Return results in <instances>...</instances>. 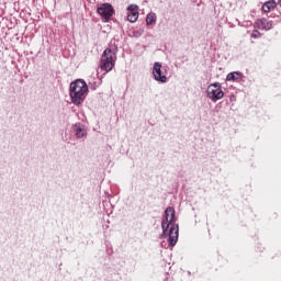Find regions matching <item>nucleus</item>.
<instances>
[{
    "mask_svg": "<svg viewBox=\"0 0 281 281\" xmlns=\"http://www.w3.org/2000/svg\"><path fill=\"white\" fill-rule=\"evenodd\" d=\"M257 25L259 30H271V27H273V23L267 19L258 20Z\"/></svg>",
    "mask_w": 281,
    "mask_h": 281,
    "instance_id": "nucleus-8",
    "label": "nucleus"
},
{
    "mask_svg": "<svg viewBox=\"0 0 281 281\" xmlns=\"http://www.w3.org/2000/svg\"><path fill=\"white\" fill-rule=\"evenodd\" d=\"M240 78H243V72L233 71L226 76V81L227 82H236V81L240 80Z\"/></svg>",
    "mask_w": 281,
    "mask_h": 281,
    "instance_id": "nucleus-9",
    "label": "nucleus"
},
{
    "mask_svg": "<svg viewBox=\"0 0 281 281\" xmlns=\"http://www.w3.org/2000/svg\"><path fill=\"white\" fill-rule=\"evenodd\" d=\"M276 5H278V2H276L274 0L267 1L262 5V11L263 12H271V10H276Z\"/></svg>",
    "mask_w": 281,
    "mask_h": 281,
    "instance_id": "nucleus-10",
    "label": "nucleus"
},
{
    "mask_svg": "<svg viewBox=\"0 0 281 281\" xmlns=\"http://www.w3.org/2000/svg\"><path fill=\"white\" fill-rule=\"evenodd\" d=\"M252 38H260V32L254 31L252 32Z\"/></svg>",
    "mask_w": 281,
    "mask_h": 281,
    "instance_id": "nucleus-14",
    "label": "nucleus"
},
{
    "mask_svg": "<svg viewBox=\"0 0 281 281\" xmlns=\"http://www.w3.org/2000/svg\"><path fill=\"white\" fill-rule=\"evenodd\" d=\"M137 9H138V7H137L136 4H130V5L127 7V10H128L130 12H137Z\"/></svg>",
    "mask_w": 281,
    "mask_h": 281,
    "instance_id": "nucleus-13",
    "label": "nucleus"
},
{
    "mask_svg": "<svg viewBox=\"0 0 281 281\" xmlns=\"http://www.w3.org/2000/svg\"><path fill=\"white\" fill-rule=\"evenodd\" d=\"M153 76L156 82H160L161 85H166V82H168V77L164 74V70H161V63L159 61L154 64Z\"/></svg>",
    "mask_w": 281,
    "mask_h": 281,
    "instance_id": "nucleus-6",
    "label": "nucleus"
},
{
    "mask_svg": "<svg viewBox=\"0 0 281 281\" xmlns=\"http://www.w3.org/2000/svg\"><path fill=\"white\" fill-rule=\"evenodd\" d=\"M279 5L281 7V0L278 1Z\"/></svg>",
    "mask_w": 281,
    "mask_h": 281,
    "instance_id": "nucleus-15",
    "label": "nucleus"
},
{
    "mask_svg": "<svg viewBox=\"0 0 281 281\" xmlns=\"http://www.w3.org/2000/svg\"><path fill=\"white\" fill-rule=\"evenodd\" d=\"M175 223V209L168 206L165 211V218L161 222V238H168L169 247H175L179 241V225Z\"/></svg>",
    "mask_w": 281,
    "mask_h": 281,
    "instance_id": "nucleus-1",
    "label": "nucleus"
},
{
    "mask_svg": "<svg viewBox=\"0 0 281 281\" xmlns=\"http://www.w3.org/2000/svg\"><path fill=\"white\" fill-rule=\"evenodd\" d=\"M97 12L98 14H100L103 23H109L113 14H115V9H113V5L111 3L105 2L98 7Z\"/></svg>",
    "mask_w": 281,
    "mask_h": 281,
    "instance_id": "nucleus-5",
    "label": "nucleus"
},
{
    "mask_svg": "<svg viewBox=\"0 0 281 281\" xmlns=\"http://www.w3.org/2000/svg\"><path fill=\"white\" fill-rule=\"evenodd\" d=\"M70 100L76 106L82 104L89 94V86L87 81L82 79H77L70 83Z\"/></svg>",
    "mask_w": 281,
    "mask_h": 281,
    "instance_id": "nucleus-2",
    "label": "nucleus"
},
{
    "mask_svg": "<svg viewBox=\"0 0 281 281\" xmlns=\"http://www.w3.org/2000/svg\"><path fill=\"white\" fill-rule=\"evenodd\" d=\"M225 97V92H223V88L221 82L211 83L206 89V98L212 102H218V100H223Z\"/></svg>",
    "mask_w": 281,
    "mask_h": 281,
    "instance_id": "nucleus-4",
    "label": "nucleus"
},
{
    "mask_svg": "<svg viewBox=\"0 0 281 281\" xmlns=\"http://www.w3.org/2000/svg\"><path fill=\"white\" fill-rule=\"evenodd\" d=\"M72 131L76 135L77 139H82L87 137V128H85V125L77 123L72 126Z\"/></svg>",
    "mask_w": 281,
    "mask_h": 281,
    "instance_id": "nucleus-7",
    "label": "nucleus"
},
{
    "mask_svg": "<svg viewBox=\"0 0 281 281\" xmlns=\"http://www.w3.org/2000/svg\"><path fill=\"white\" fill-rule=\"evenodd\" d=\"M154 23H157V14L154 12H150L147 14L146 24L153 25Z\"/></svg>",
    "mask_w": 281,
    "mask_h": 281,
    "instance_id": "nucleus-11",
    "label": "nucleus"
},
{
    "mask_svg": "<svg viewBox=\"0 0 281 281\" xmlns=\"http://www.w3.org/2000/svg\"><path fill=\"white\" fill-rule=\"evenodd\" d=\"M137 19H139V12L137 11H133L127 14V21H130V23H136Z\"/></svg>",
    "mask_w": 281,
    "mask_h": 281,
    "instance_id": "nucleus-12",
    "label": "nucleus"
},
{
    "mask_svg": "<svg viewBox=\"0 0 281 281\" xmlns=\"http://www.w3.org/2000/svg\"><path fill=\"white\" fill-rule=\"evenodd\" d=\"M115 60H117V48H106L101 56V69L109 74L115 67Z\"/></svg>",
    "mask_w": 281,
    "mask_h": 281,
    "instance_id": "nucleus-3",
    "label": "nucleus"
}]
</instances>
